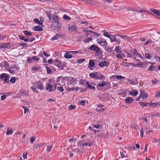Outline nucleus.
Masks as SVG:
<instances>
[{
	"instance_id": "nucleus-35",
	"label": "nucleus",
	"mask_w": 160,
	"mask_h": 160,
	"mask_svg": "<svg viewBox=\"0 0 160 160\" xmlns=\"http://www.w3.org/2000/svg\"><path fill=\"white\" fill-rule=\"evenodd\" d=\"M12 129H9V128L7 129V131L6 133V134L7 135H11L12 134Z\"/></svg>"
},
{
	"instance_id": "nucleus-21",
	"label": "nucleus",
	"mask_w": 160,
	"mask_h": 160,
	"mask_svg": "<svg viewBox=\"0 0 160 160\" xmlns=\"http://www.w3.org/2000/svg\"><path fill=\"white\" fill-rule=\"evenodd\" d=\"M105 78V76L101 74L99 75L98 74V76H97L96 77V79H97L102 80L104 79Z\"/></svg>"
},
{
	"instance_id": "nucleus-9",
	"label": "nucleus",
	"mask_w": 160,
	"mask_h": 160,
	"mask_svg": "<svg viewBox=\"0 0 160 160\" xmlns=\"http://www.w3.org/2000/svg\"><path fill=\"white\" fill-rule=\"evenodd\" d=\"M88 142L86 143H82V147H89L92 146L93 144V143L92 142H89L88 141Z\"/></svg>"
},
{
	"instance_id": "nucleus-50",
	"label": "nucleus",
	"mask_w": 160,
	"mask_h": 160,
	"mask_svg": "<svg viewBox=\"0 0 160 160\" xmlns=\"http://www.w3.org/2000/svg\"><path fill=\"white\" fill-rule=\"evenodd\" d=\"M85 60L84 59H78L77 60V62L78 63H81L84 62Z\"/></svg>"
},
{
	"instance_id": "nucleus-63",
	"label": "nucleus",
	"mask_w": 160,
	"mask_h": 160,
	"mask_svg": "<svg viewBox=\"0 0 160 160\" xmlns=\"http://www.w3.org/2000/svg\"><path fill=\"white\" fill-rule=\"evenodd\" d=\"M158 104L156 103H151L150 104V105L153 107H155Z\"/></svg>"
},
{
	"instance_id": "nucleus-28",
	"label": "nucleus",
	"mask_w": 160,
	"mask_h": 160,
	"mask_svg": "<svg viewBox=\"0 0 160 160\" xmlns=\"http://www.w3.org/2000/svg\"><path fill=\"white\" fill-rule=\"evenodd\" d=\"M64 57L66 58L69 59L72 58V55L70 54L68 52H67L65 54Z\"/></svg>"
},
{
	"instance_id": "nucleus-26",
	"label": "nucleus",
	"mask_w": 160,
	"mask_h": 160,
	"mask_svg": "<svg viewBox=\"0 0 160 160\" xmlns=\"http://www.w3.org/2000/svg\"><path fill=\"white\" fill-rule=\"evenodd\" d=\"M89 32H91V33L93 34V36L95 37H99L100 35V34L97 33L96 32H93L92 30L90 31H89Z\"/></svg>"
},
{
	"instance_id": "nucleus-8",
	"label": "nucleus",
	"mask_w": 160,
	"mask_h": 160,
	"mask_svg": "<svg viewBox=\"0 0 160 160\" xmlns=\"http://www.w3.org/2000/svg\"><path fill=\"white\" fill-rule=\"evenodd\" d=\"M150 10L154 12L156 15L158 16H160V11L159 10L155 9L154 8H151L150 9Z\"/></svg>"
},
{
	"instance_id": "nucleus-13",
	"label": "nucleus",
	"mask_w": 160,
	"mask_h": 160,
	"mask_svg": "<svg viewBox=\"0 0 160 160\" xmlns=\"http://www.w3.org/2000/svg\"><path fill=\"white\" fill-rule=\"evenodd\" d=\"M106 84V82L105 81H102V82L99 83L97 85V88L98 89H100L99 88V87H102L105 85Z\"/></svg>"
},
{
	"instance_id": "nucleus-19",
	"label": "nucleus",
	"mask_w": 160,
	"mask_h": 160,
	"mask_svg": "<svg viewBox=\"0 0 160 160\" xmlns=\"http://www.w3.org/2000/svg\"><path fill=\"white\" fill-rule=\"evenodd\" d=\"M98 43L102 46H106L107 45V43L106 41H98Z\"/></svg>"
},
{
	"instance_id": "nucleus-36",
	"label": "nucleus",
	"mask_w": 160,
	"mask_h": 160,
	"mask_svg": "<svg viewBox=\"0 0 160 160\" xmlns=\"http://www.w3.org/2000/svg\"><path fill=\"white\" fill-rule=\"evenodd\" d=\"M52 148V144L50 146H48L47 147V149L46 150V152L47 153L51 151V150Z\"/></svg>"
},
{
	"instance_id": "nucleus-52",
	"label": "nucleus",
	"mask_w": 160,
	"mask_h": 160,
	"mask_svg": "<svg viewBox=\"0 0 160 160\" xmlns=\"http://www.w3.org/2000/svg\"><path fill=\"white\" fill-rule=\"evenodd\" d=\"M154 66L152 65H151L150 66L149 69H148V70H150L151 71H153L154 70Z\"/></svg>"
},
{
	"instance_id": "nucleus-51",
	"label": "nucleus",
	"mask_w": 160,
	"mask_h": 160,
	"mask_svg": "<svg viewBox=\"0 0 160 160\" xmlns=\"http://www.w3.org/2000/svg\"><path fill=\"white\" fill-rule=\"evenodd\" d=\"M22 108L24 109V114L26 113V111L27 112L28 111V109L27 107H25V106H23Z\"/></svg>"
},
{
	"instance_id": "nucleus-49",
	"label": "nucleus",
	"mask_w": 160,
	"mask_h": 160,
	"mask_svg": "<svg viewBox=\"0 0 160 160\" xmlns=\"http://www.w3.org/2000/svg\"><path fill=\"white\" fill-rule=\"evenodd\" d=\"M76 108V106L72 105H70L69 107V109L70 110Z\"/></svg>"
},
{
	"instance_id": "nucleus-60",
	"label": "nucleus",
	"mask_w": 160,
	"mask_h": 160,
	"mask_svg": "<svg viewBox=\"0 0 160 160\" xmlns=\"http://www.w3.org/2000/svg\"><path fill=\"white\" fill-rule=\"evenodd\" d=\"M152 116L154 117H160L158 113H153L152 114Z\"/></svg>"
},
{
	"instance_id": "nucleus-24",
	"label": "nucleus",
	"mask_w": 160,
	"mask_h": 160,
	"mask_svg": "<svg viewBox=\"0 0 160 160\" xmlns=\"http://www.w3.org/2000/svg\"><path fill=\"white\" fill-rule=\"evenodd\" d=\"M97 76H98V73L97 72H95V73H90L89 74V76L90 77L95 78L96 79Z\"/></svg>"
},
{
	"instance_id": "nucleus-58",
	"label": "nucleus",
	"mask_w": 160,
	"mask_h": 160,
	"mask_svg": "<svg viewBox=\"0 0 160 160\" xmlns=\"http://www.w3.org/2000/svg\"><path fill=\"white\" fill-rule=\"evenodd\" d=\"M58 91H60L61 92H62L63 91V88L62 87H58Z\"/></svg>"
},
{
	"instance_id": "nucleus-39",
	"label": "nucleus",
	"mask_w": 160,
	"mask_h": 160,
	"mask_svg": "<svg viewBox=\"0 0 160 160\" xmlns=\"http://www.w3.org/2000/svg\"><path fill=\"white\" fill-rule=\"evenodd\" d=\"M139 103L140 104L141 106L142 107H146L147 106V104H149V103H145L144 102H139Z\"/></svg>"
},
{
	"instance_id": "nucleus-34",
	"label": "nucleus",
	"mask_w": 160,
	"mask_h": 160,
	"mask_svg": "<svg viewBox=\"0 0 160 160\" xmlns=\"http://www.w3.org/2000/svg\"><path fill=\"white\" fill-rule=\"evenodd\" d=\"M95 65V63L93 60H90L89 63L88 67H93Z\"/></svg>"
},
{
	"instance_id": "nucleus-23",
	"label": "nucleus",
	"mask_w": 160,
	"mask_h": 160,
	"mask_svg": "<svg viewBox=\"0 0 160 160\" xmlns=\"http://www.w3.org/2000/svg\"><path fill=\"white\" fill-rule=\"evenodd\" d=\"M86 86L87 88H89L91 89H93L94 90H95V88L94 86H92L89 85L88 82H86Z\"/></svg>"
},
{
	"instance_id": "nucleus-43",
	"label": "nucleus",
	"mask_w": 160,
	"mask_h": 160,
	"mask_svg": "<svg viewBox=\"0 0 160 160\" xmlns=\"http://www.w3.org/2000/svg\"><path fill=\"white\" fill-rule=\"evenodd\" d=\"M63 18L65 20H70V18L68 16L64 15L63 16Z\"/></svg>"
},
{
	"instance_id": "nucleus-16",
	"label": "nucleus",
	"mask_w": 160,
	"mask_h": 160,
	"mask_svg": "<svg viewBox=\"0 0 160 160\" xmlns=\"http://www.w3.org/2000/svg\"><path fill=\"white\" fill-rule=\"evenodd\" d=\"M46 89L48 90L49 92H52L53 90V87L50 84H48L47 85L46 88Z\"/></svg>"
},
{
	"instance_id": "nucleus-12",
	"label": "nucleus",
	"mask_w": 160,
	"mask_h": 160,
	"mask_svg": "<svg viewBox=\"0 0 160 160\" xmlns=\"http://www.w3.org/2000/svg\"><path fill=\"white\" fill-rule=\"evenodd\" d=\"M77 81V79L76 78H74L73 77L71 78L69 83L71 85H75L76 84V82Z\"/></svg>"
},
{
	"instance_id": "nucleus-38",
	"label": "nucleus",
	"mask_w": 160,
	"mask_h": 160,
	"mask_svg": "<svg viewBox=\"0 0 160 160\" xmlns=\"http://www.w3.org/2000/svg\"><path fill=\"white\" fill-rule=\"evenodd\" d=\"M23 33H24L25 35L28 36H31L32 34L31 32H29L27 31H24Z\"/></svg>"
},
{
	"instance_id": "nucleus-46",
	"label": "nucleus",
	"mask_w": 160,
	"mask_h": 160,
	"mask_svg": "<svg viewBox=\"0 0 160 160\" xmlns=\"http://www.w3.org/2000/svg\"><path fill=\"white\" fill-rule=\"evenodd\" d=\"M36 138V137H31L30 138V142L31 143H32L34 141L35 139Z\"/></svg>"
},
{
	"instance_id": "nucleus-33",
	"label": "nucleus",
	"mask_w": 160,
	"mask_h": 160,
	"mask_svg": "<svg viewBox=\"0 0 160 160\" xmlns=\"http://www.w3.org/2000/svg\"><path fill=\"white\" fill-rule=\"evenodd\" d=\"M73 151V152H76L77 154H80L81 153V151L80 150H79V148H75L73 149H72Z\"/></svg>"
},
{
	"instance_id": "nucleus-6",
	"label": "nucleus",
	"mask_w": 160,
	"mask_h": 160,
	"mask_svg": "<svg viewBox=\"0 0 160 160\" xmlns=\"http://www.w3.org/2000/svg\"><path fill=\"white\" fill-rule=\"evenodd\" d=\"M62 39H64L63 38V36L62 35L59 34H56L52 38L53 40H56L58 39L60 40Z\"/></svg>"
},
{
	"instance_id": "nucleus-37",
	"label": "nucleus",
	"mask_w": 160,
	"mask_h": 160,
	"mask_svg": "<svg viewBox=\"0 0 160 160\" xmlns=\"http://www.w3.org/2000/svg\"><path fill=\"white\" fill-rule=\"evenodd\" d=\"M87 82V81L81 79L79 80L80 84H82L83 85H84L85 84L86 85Z\"/></svg>"
},
{
	"instance_id": "nucleus-42",
	"label": "nucleus",
	"mask_w": 160,
	"mask_h": 160,
	"mask_svg": "<svg viewBox=\"0 0 160 160\" xmlns=\"http://www.w3.org/2000/svg\"><path fill=\"white\" fill-rule=\"evenodd\" d=\"M31 58L32 59H33L34 60H36L37 61H38L39 60V58L37 56H33L31 57Z\"/></svg>"
},
{
	"instance_id": "nucleus-27",
	"label": "nucleus",
	"mask_w": 160,
	"mask_h": 160,
	"mask_svg": "<svg viewBox=\"0 0 160 160\" xmlns=\"http://www.w3.org/2000/svg\"><path fill=\"white\" fill-rule=\"evenodd\" d=\"M133 99L132 98L130 97H128L127 98L125 99V101L126 103H129L130 101H132Z\"/></svg>"
},
{
	"instance_id": "nucleus-41",
	"label": "nucleus",
	"mask_w": 160,
	"mask_h": 160,
	"mask_svg": "<svg viewBox=\"0 0 160 160\" xmlns=\"http://www.w3.org/2000/svg\"><path fill=\"white\" fill-rule=\"evenodd\" d=\"M46 68L47 70V72L48 73H52V70L50 69L49 67H46Z\"/></svg>"
},
{
	"instance_id": "nucleus-18",
	"label": "nucleus",
	"mask_w": 160,
	"mask_h": 160,
	"mask_svg": "<svg viewBox=\"0 0 160 160\" xmlns=\"http://www.w3.org/2000/svg\"><path fill=\"white\" fill-rule=\"evenodd\" d=\"M140 95L142 99H145L148 97V95L145 92L142 91L141 92Z\"/></svg>"
},
{
	"instance_id": "nucleus-30",
	"label": "nucleus",
	"mask_w": 160,
	"mask_h": 160,
	"mask_svg": "<svg viewBox=\"0 0 160 160\" xmlns=\"http://www.w3.org/2000/svg\"><path fill=\"white\" fill-rule=\"evenodd\" d=\"M36 88V87L35 86V85H34L33 86L31 87L30 88L33 91V92L34 93H37L38 92V91L37 90Z\"/></svg>"
},
{
	"instance_id": "nucleus-64",
	"label": "nucleus",
	"mask_w": 160,
	"mask_h": 160,
	"mask_svg": "<svg viewBox=\"0 0 160 160\" xmlns=\"http://www.w3.org/2000/svg\"><path fill=\"white\" fill-rule=\"evenodd\" d=\"M155 58L156 60L157 61H158V62L160 61V58L159 57H158V56H155Z\"/></svg>"
},
{
	"instance_id": "nucleus-62",
	"label": "nucleus",
	"mask_w": 160,
	"mask_h": 160,
	"mask_svg": "<svg viewBox=\"0 0 160 160\" xmlns=\"http://www.w3.org/2000/svg\"><path fill=\"white\" fill-rule=\"evenodd\" d=\"M19 39H21L22 40H28L27 38H25L24 37L22 36H20L19 37Z\"/></svg>"
},
{
	"instance_id": "nucleus-1",
	"label": "nucleus",
	"mask_w": 160,
	"mask_h": 160,
	"mask_svg": "<svg viewBox=\"0 0 160 160\" xmlns=\"http://www.w3.org/2000/svg\"><path fill=\"white\" fill-rule=\"evenodd\" d=\"M103 34L104 36L107 37L110 40H120L121 39L129 40L131 39L127 35H110L109 32L106 31H102Z\"/></svg>"
},
{
	"instance_id": "nucleus-5",
	"label": "nucleus",
	"mask_w": 160,
	"mask_h": 160,
	"mask_svg": "<svg viewBox=\"0 0 160 160\" xmlns=\"http://www.w3.org/2000/svg\"><path fill=\"white\" fill-rule=\"evenodd\" d=\"M34 85H35V86L37 88L41 90H42L43 89V86H42V83H41L40 82H35L34 83Z\"/></svg>"
},
{
	"instance_id": "nucleus-61",
	"label": "nucleus",
	"mask_w": 160,
	"mask_h": 160,
	"mask_svg": "<svg viewBox=\"0 0 160 160\" xmlns=\"http://www.w3.org/2000/svg\"><path fill=\"white\" fill-rule=\"evenodd\" d=\"M6 37L3 36L1 34H0V39L3 40L6 39Z\"/></svg>"
},
{
	"instance_id": "nucleus-22",
	"label": "nucleus",
	"mask_w": 160,
	"mask_h": 160,
	"mask_svg": "<svg viewBox=\"0 0 160 160\" xmlns=\"http://www.w3.org/2000/svg\"><path fill=\"white\" fill-rule=\"evenodd\" d=\"M129 94L131 95L136 96L138 94V92L137 91L135 90H133L129 92Z\"/></svg>"
},
{
	"instance_id": "nucleus-53",
	"label": "nucleus",
	"mask_w": 160,
	"mask_h": 160,
	"mask_svg": "<svg viewBox=\"0 0 160 160\" xmlns=\"http://www.w3.org/2000/svg\"><path fill=\"white\" fill-rule=\"evenodd\" d=\"M79 23L81 24H84L85 25H88V22H84L82 21H80Z\"/></svg>"
},
{
	"instance_id": "nucleus-59",
	"label": "nucleus",
	"mask_w": 160,
	"mask_h": 160,
	"mask_svg": "<svg viewBox=\"0 0 160 160\" xmlns=\"http://www.w3.org/2000/svg\"><path fill=\"white\" fill-rule=\"evenodd\" d=\"M69 52L72 53L73 54H75L78 53L79 52L78 51H70Z\"/></svg>"
},
{
	"instance_id": "nucleus-45",
	"label": "nucleus",
	"mask_w": 160,
	"mask_h": 160,
	"mask_svg": "<svg viewBox=\"0 0 160 160\" xmlns=\"http://www.w3.org/2000/svg\"><path fill=\"white\" fill-rule=\"evenodd\" d=\"M10 82L12 83H14L15 82V78L14 77L11 78L10 80Z\"/></svg>"
},
{
	"instance_id": "nucleus-10",
	"label": "nucleus",
	"mask_w": 160,
	"mask_h": 160,
	"mask_svg": "<svg viewBox=\"0 0 160 160\" xmlns=\"http://www.w3.org/2000/svg\"><path fill=\"white\" fill-rule=\"evenodd\" d=\"M68 29L70 32H74L76 31V29L74 25H69L68 27Z\"/></svg>"
},
{
	"instance_id": "nucleus-31",
	"label": "nucleus",
	"mask_w": 160,
	"mask_h": 160,
	"mask_svg": "<svg viewBox=\"0 0 160 160\" xmlns=\"http://www.w3.org/2000/svg\"><path fill=\"white\" fill-rule=\"evenodd\" d=\"M115 50L117 53H121L122 52L121 50V48L119 46L116 47Z\"/></svg>"
},
{
	"instance_id": "nucleus-55",
	"label": "nucleus",
	"mask_w": 160,
	"mask_h": 160,
	"mask_svg": "<svg viewBox=\"0 0 160 160\" xmlns=\"http://www.w3.org/2000/svg\"><path fill=\"white\" fill-rule=\"evenodd\" d=\"M39 69L38 67L37 66H34L32 68V69L33 71H36Z\"/></svg>"
},
{
	"instance_id": "nucleus-15",
	"label": "nucleus",
	"mask_w": 160,
	"mask_h": 160,
	"mask_svg": "<svg viewBox=\"0 0 160 160\" xmlns=\"http://www.w3.org/2000/svg\"><path fill=\"white\" fill-rule=\"evenodd\" d=\"M34 30L37 31H40L42 30V28L39 26H35L33 28Z\"/></svg>"
},
{
	"instance_id": "nucleus-54",
	"label": "nucleus",
	"mask_w": 160,
	"mask_h": 160,
	"mask_svg": "<svg viewBox=\"0 0 160 160\" xmlns=\"http://www.w3.org/2000/svg\"><path fill=\"white\" fill-rule=\"evenodd\" d=\"M27 152H24L23 153L22 157L24 158V159L27 158Z\"/></svg>"
},
{
	"instance_id": "nucleus-7",
	"label": "nucleus",
	"mask_w": 160,
	"mask_h": 160,
	"mask_svg": "<svg viewBox=\"0 0 160 160\" xmlns=\"http://www.w3.org/2000/svg\"><path fill=\"white\" fill-rule=\"evenodd\" d=\"M8 64L6 61L3 62L1 64V68L3 70H4L8 67Z\"/></svg>"
},
{
	"instance_id": "nucleus-47",
	"label": "nucleus",
	"mask_w": 160,
	"mask_h": 160,
	"mask_svg": "<svg viewBox=\"0 0 160 160\" xmlns=\"http://www.w3.org/2000/svg\"><path fill=\"white\" fill-rule=\"evenodd\" d=\"M116 78L118 79L122 80L125 78V77L122 76H121L117 75L116 76Z\"/></svg>"
},
{
	"instance_id": "nucleus-44",
	"label": "nucleus",
	"mask_w": 160,
	"mask_h": 160,
	"mask_svg": "<svg viewBox=\"0 0 160 160\" xmlns=\"http://www.w3.org/2000/svg\"><path fill=\"white\" fill-rule=\"evenodd\" d=\"M47 15L48 16V17L49 18V20H51L52 19V17H51V13L50 12H47Z\"/></svg>"
},
{
	"instance_id": "nucleus-48",
	"label": "nucleus",
	"mask_w": 160,
	"mask_h": 160,
	"mask_svg": "<svg viewBox=\"0 0 160 160\" xmlns=\"http://www.w3.org/2000/svg\"><path fill=\"white\" fill-rule=\"evenodd\" d=\"M101 126V125H100L99 124H98L97 125H95L94 124H92V127H93L94 128H99V127H100Z\"/></svg>"
},
{
	"instance_id": "nucleus-2",
	"label": "nucleus",
	"mask_w": 160,
	"mask_h": 160,
	"mask_svg": "<svg viewBox=\"0 0 160 160\" xmlns=\"http://www.w3.org/2000/svg\"><path fill=\"white\" fill-rule=\"evenodd\" d=\"M88 49L91 50H94L96 51V52L98 53H99L100 51V48L94 45H92Z\"/></svg>"
},
{
	"instance_id": "nucleus-32",
	"label": "nucleus",
	"mask_w": 160,
	"mask_h": 160,
	"mask_svg": "<svg viewBox=\"0 0 160 160\" xmlns=\"http://www.w3.org/2000/svg\"><path fill=\"white\" fill-rule=\"evenodd\" d=\"M33 21L34 22L37 24L41 25L42 24V22H40L38 18H35L34 19Z\"/></svg>"
},
{
	"instance_id": "nucleus-40",
	"label": "nucleus",
	"mask_w": 160,
	"mask_h": 160,
	"mask_svg": "<svg viewBox=\"0 0 160 160\" xmlns=\"http://www.w3.org/2000/svg\"><path fill=\"white\" fill-rule=\"evenodd\" d=\"M9 43H3L1 45V47L3 48H7L8 47Z\"/></svg>"
},
{
	"instance_id": "nucleus-57",
	"label": "nucleus",
	"mask_w": 160,
	"mask_h": 160,
	"mask_svg": "<svg viewBox=\"0 0 160 160\" xmlns=\"http://www.w3.org/2000/svg\"><path fill=\"white\" fill-rule=\"evenodd\" d=\"M152 84H156L158 82V80L157 79H155L154 80L152 81Z\"/></svg>"
},
{
	"instance_id": "nucleus-14",
	"label": "nucleus",
	"mask_w": 160,
	"mask_h": 160,
	"mask_svg": "<svg viewBox=\"0 0 160 160\" xmlns=\"http://www.w3.org/2000/svg\"><path fill=\"white\" fill-rule=\"evenodd\" d=\"M61 25V23L60 22H58L57 21L54 22L53 24V26L55 27L58 29H59L60 28Z\"/></svg>"
},
{
	"instance_id": "nucleus-4",
	"label": "nucleus",
	"mask_w": 160,
	"mask_h": 160,
	"mask_svg": "<svg viewBox=\"0 0 160 160\" xmlns=\"http://www.w3.org/2000/svg\"><path fill=\"white\" fill-rule=\"evenodd\" d=\"M8 75L5 73H2L0 75V78L5 81V82H8Z\"/></svg>"
},
{
	"instance_id": "nucleus-29",
	"label": "nucleus",
	"mask_w": 160,
	"mask_h": 160,
	"mask_svg": "<svg viewBox=\"0 0 160 160\" xmlns=\"http://www.w3.org/2000/svg\"><path fill=\"white\" fill-rule=\"evenodd\" d=\"M91 30H88L86 29L85 28L83 30V31L85 33L86 35L88 36V35L89 34H90L91 33H92L91 32H89V31H91Z\"/></svg>"
},
{
	"instance_id": "nucleus-56",
	"label": "nucleus",
	"mask_w": 160,
	"mask_h": 160,
	"mask_svg": "<svg viewBox=\"0 0 160 160\" xmlns=\"http://www.w3.org/2000/svg\"><path fill=\"white\" fill-rule=\"evenodd\" d=\"M6 98V96L5 95H2L1 97V99L2 100H3L5 99Z\"/></svg>"
},
{
	"instance_id": "nucleus-3",
	"label": "nucleus",
	"mask_w": 160,
	"mask_h": 160,
	"mask_svg": "<svg viewBox=\"0 0 160 160\" xmlns=\"http://www.w3.org/2000/svg\"><path fill=\"white\" fill-rule=\"evenodd\" d=\"M53 63L59 68H62L63 66L62 62L57 59H55L53 61Z\"/></svg>"
},
{
	"instance_id": "nucleus-11",
	"label": "nucleus",
	"mask_w": 160,
	"mask_h": 160,
	"mask_svg": "<svg viewBox=\"0 0 160 160\" xmlns=\"http://www.w3.org/2000/svg\"><path fill=\"white\" fill-rule=\"evenodd\" d=\"M108 62L106 61H103L98 63V66L101 67H103L104 66H108Z\"/></svg>"
},
{
	"instance_id": "nucleus-25",
	"label": "nucleus",
	"mask_w": 160,
	"mask_h": 160,
	"mask_svg": "<svg viewBox=\"0 0 160 160\" xmlns=\"http://www.w3.org/2000/svg\"><path fill=\"white\" fill-rule=\"evenodd\" d=\"M117 57L121 59L122 58H123L125 57V56L124 54L121 53H119L118 54L116 55Z\"/></svg>"
},
{
	"instance_id": "nucleus-20",
	"label": "nucleus",
	"mask_w": 160,
	"mask_h": 160,
	"mask_svg": "<svg viewBox=\"0 0 160 160\" xmlns=\"http://www.w3.org/2000/svg\"><path fill=\"white\" fill-rule=\"evenodd\" d=\"M52 19L54 22L58 21L59 19V18L57 15L56 14H54V15H52Z\"/></svg>"
},
{
	"instance_id": "nucleus-17",
	"label": "nucleus",
	"mask_w": 160,
	"mask_h": 160,
	"mask_svg": "<svg viewBox=\"0 0 160 160\" xmlns=\"http://www.w3.org/2000/svg\"><path fill=\"white\" fill-rule=\"evenodd\" d=\"M44 145V143H43L35 144L33 145V147L34 148H40L42 147Z\"/></svg>"
}]
</instances>
